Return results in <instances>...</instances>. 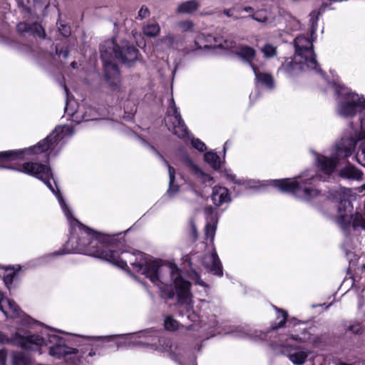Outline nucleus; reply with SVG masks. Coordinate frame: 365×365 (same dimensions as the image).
Returning <instances> with one entry per match:
<instances>
[{
    "instance_id": "nucleus-1",
    "label": "nucleus",
    "mask_w": 365,
    "mask_h": 365,
    "mask_svg": "<svg viewBox=\"0 0 365 365\" xmlns=\"http://www.w3.org/2000/svg\"><path fill=\"white\" fill-rule=\"evenodd\" d=\"M78 225L81 233L76 242V250L83 252L88 255L93 256L106 261L117 260L115 254H112V242L114 237L98 233L74 219Z\"/></svg>"
},
{
    "instance_id": "nucleus-28",
    "label": "nucleus",
    "mask_w": 365,
    "mask_h": 365,
    "mask_svg": "<svg viewBox=\"0 0 365 365\" xmlns=\"http://www.w3.org/2000/svg\"><path fill=\"white\" fill-rule=\"evenodd\" d=\"M199 8V3L196 0H190L178 5L176 11L178 14H192Z\"/></svg>"
},
{
    "instance_id": "nucleus-54",
    "label": "nucleus",
    "mask_w": 365,
    "mask_h": 365,
    "mask_svg": "<svg viewBox=\"0 0 365 365\" xmlns=\"http://www.w3.org/2000/svg\"><path fill=\"white\" fill-rule=\"evenodd\" d=\"M349 329L354 334H359L361 331V328L359 324L350 326Z\"/></svg>"
},
{
    "instance_id": "nucleus-55",
    "label": "nucleus",
    "mask_w": 365,
    "mask_h": 365,
    "mask_svg": "<svg viewBox=\"0 0 365 365\" xmlns=\"http://www.w3.org/2000/svg\"><path fill=\"white\" fill-rule=\"evenodd\" d=\"M242 11L250 13V14H255V9L253 7L247 6L242 8Z\"/></svg>"
},
{
    "instance_id": "nucleus-16",
    "label": "nucleus",
    "mask_w": 365,
    "mask_h": 365,
    "mask_svg": "<svg viewBox=\"0 0 365 365\" xmlns=\"http://www.w3.org/2000/svg\"><path fill=\"white\" fill-rule=\"evenodd\" d=\"M356 141L353 137L343 138L336 145V158H344L350 156L355 149Z\"/></svg>"
},
{
    "instance_id": "nucleus-36",
    "label": "nucleus",
    "mask_w": 365,
    "mask_h": 365,
    "mask_svg": "<svg viewBox=\"0 0 365 365\" xmlns=\"http://www.w3.org/2000/svg\"><path fill=\"white\" fill-rule=\"evenodd\" d=\"M55 49V55L58 56V58H63V59H66L69 56V50L67 46H61L56 45L54 46Z\"/></svg>"
},
{
    "instance_id": "nucleus-5",
    "label": "nucleus",
    "mask_w": 365,
    "mask_h": 365,
    "mask_svg": "<svg viewBox=\"0 0 365 365\" xmlns=\"http://www.w3.org/2000/svg\"><path fill=\"white\" fill-rule=\"evenodd\" d=\"M295 48V55L297 58H301L305 61L308 67L315 70L317 72L322 73L319 68V64L316 60V55L313 51V45L311 41L304 36H299L294 41Z\"/></svg>"
},
{
    "instance_id": "nucleus-47",
    "label": "nucleus",
    "mask_w": 365,
    "mask_h": 365,
    "mask_svg": "<svg viewBox=\"0 0 365 365\" xmlns=\"http://www.w3.org/2000/svg\"><path fill=\"white\" fill-rule=\"evenodd\" d=\"M58 30L61 35L65 37L69 36L71 35V29L66 24H60Z\"/></svg>"
},
{
    "instance_id": "nucleus-29",
    "label": "nucleus",
    "mask_w": 365,
    "mask_h": 365,
    "mask_svg": "<svg viewBox=\"0 0 365 365\" xmlns=\"http://www.w3.org/2000/svg\"><path fill=\"white\" fill-rule=\"evenodd\" d=\"M13 365H30L31 363L30 355L21 351L13 354Z\"/></svg>"
},
{
    "instance_id": "nucleus-10",
    "label": "nucleus",
    "mask_w": 365,
    "mask_h": 365,
    "mask_svg": "<svg viewBox=\"0 0 365 365\" xmlns=\"http://www.w3.org/2000/svg\"><path fill=\"white\" fill-rule=\"evenodd\" d=\"M112 254H115V255H116L117 260H109L108 262L123 269H125L128 267V263L129 262L133 269H135L137 272H141V270L149 260L148 256L140 251H136V257L135 261L131 260V259L120 258L119 252L116 250H112Z\"/></svg>"
},
{
    "instance_id": "nucleus-27",
    "label": "nucleus",
    "mask_w": 365,
    "mask_h": 365,
    "mask_svg": "<svg viewBox=\"0 0 365 365\" xmlns=\"http://www.w3.org/2000/svg\"><path fill=\"white\" fill-rule=\"evenodd\" d=\"M340 175L343 178L356 180H361L363 177V173L350 164L340 171Z\"/></svg>"
},
{
    "instance_id": "nucleus-57",
    "label": "nucleus",
    "mask_w": 365,
    "mask_h": 365,
    "mask_svg": "<svg viewBox=\"0 0 365 365\" xmlns=\"http://www.w3.org/2000/svg\"><path fill=\"white\" fill-rule=\"evenodd\" d=\"M192 230L193 237H194L195 240H196L197 238V228L193 223L192 224Z\"/></svg>"
},
{
    "instance_id": "nucleus-60",
    "label": "nucleus",
    "mask_w": 365,
    "mask_h": 365,
    "mask_svg": "<svg viewBox=\"0 0 365 365\" xmlns=\"http://www.w3.org/2000/svg\"><path fill=\"white\" fill-rule=\"evenodd\" d=\"M71 66L73 68H76V66H77V63L73 61L71 63Z\"/></svg>"
},
{
    "instance_id": "nucleus-19",
    "label": "nucleus",
    "mask_w": 365,
    "mask_h": 365,
    "mask_svg": "<svg viewBox=\"0 0 365 365\" xmlns=\"http://www.w3.org/2000/svg\"><path fill=\"white\" fill-rule=\"evenodd\" d=\"M105 77L111 86H117L120 81V72L118 65L114 61H103Z\"/></svg>"
},
{
    "instance_id": "nucleus-15",
    "label": "nucleus",
    "mask_w": 365,
    "mask_h": 365,
    "mask_svg": "<svg viewBox=\"0 0 365 365\" xmlns=\"http://www.w3.org/2000/svg\"><path fill=\"white\" fill-rule=\"evenodd\" d=\"M138 50L127 41H122L118 47V60L124 63L133 62L137 59Z\"/></svg>"
},
{
    "instance_id": "nucleus-41",
    "label": "nucleus",
    "mask_w": 365,
    "mask_h": 365,
    "mask_svg": "<svg viewBox=\"0 0 365 365\" xmlns=\"http://www.w3.org/2000/svg\"><path fill=\"white\" fill-rule=\"evenodd\" d=\"M191 143L192 146L200 152H203L206 150L205 144L198 138H192Z\"/></svg>"
},
{
    "instance_id": "nucleus-34",
    "label": "nucleus",
    "mask_w": 365,
    "mask_h": 365,
    "mask_svg": "<svg viewBox=\"0 0 365 365\" xmlns=\"http://www.w3.org/2000/svg\"><path fill=\"white\" fill-rule=\"evenodd\" d=\"M290 337L292 339L299 341L300 343L312 341L314 344H315L317 341L316 340H312L311 335L308 333V331L306 329H304V331L302 333V336H299L298 334H292Z\"/></svg>"
},
{
    "instance_id": "nucleus-52",
    "label": "nucleus",
    "mask_w": 365,
    "mask_h": 365,
    "mask_svg": "<svg viewBox=\"0 0 365 365\" xmlns=\"http://www.w3.org/2000/svg\"><path fill=\"white\" fill-rule=\"evenodd\" d=\"M7 353L5 349L0 350V365H6Z\"/></svg>"
},
{
    "instance_id": "nucleus-62",
    "label": "nucleus",
    "mask_w": 365,
    "mask_h": 365,
    "mask_svg": "<svg viewBox=\"0 0 365 365\" xmlns=\"http://www.w3.org/2000/svg\"><path fill=\"white\" fill-rule=\"evenodd\" d=\"M94 355H95V352H92V351H91V352H89V354H88V356H94Z\"/></svg>"
},
{
    "instance_id": "nucleus-50",
    "label": "nucleus",
    "mask_w": 365,
    "mask_h": 365,
    "mask_svg": "<svg viewBox=\"0 0 365 365\" xmlns=\"http://www.w3.org/2000/svg\"><path fill=\"white\" fill-rule=\"evenodd\" d=\"M315 12L313 11L312 14H311V19L309 20V22L312 25V33H314L317 30V16H316V18H314V16H315Z\"/></svg>"
},
{
    "instance_id": "nucleus-44",
    "label": "nucleus",
    "mask_w": 365,
    "mask_h": 365,
    "mask_svg": "<svg viewBox=\"0 0 365 365\" xmlns=\"http://www.w3.org/2000/svg\"><path fill=\"white\" fill-rule=\"evenodd\" d=\"M150 15V12L149 9L146 6H143L140 9V10L138 13L137 18L142 20V19L149 17Z\"/></svg>"
},
{
    "instance_id": "nucleus-14",
    "label": "nucleus",
    "mask_w": 365,
    "mask_h": 365,
    "mask_svg": "<svg viewBox=\"0 0 365 365\" xmlns=\"http://www.w3.org/2000/svg\"><path fill=\"white\" fill-rule=\"evenodd\" d=\"M307 68L311 69L307 66L305 61L301 58L297 59V56H294L293 59L286 60L279 68V71H282L287 75H295Z\"/></svg>"
},
{
    "instance_id": "nucleus-13",
    "label": "nucleus",
    "mask_w": 365,
    "mask_h": 365,
    "mask_svg": "<svg viewBox=\"0 0 365 365\" xmlns=\"http://www.w3.org/2000/svg\"><path fill=\"white\" fill-rule=\"evenodd\" d=\"M48 340L54 344L49 348V354L53 356L61 358L65 355L77 353L76 349L66 346L63 339L56 335H49Z\"/></svg>"
},
{
    "instance_id": "nucleus-61",
    "label": "nucleus",
    "mask_w": 365,
    "mask_h": 365,
    "mask_svg": "<svg viewBox=\"0 0 365 365\" xmlns=\"http://www.w3.org/2000/svg\"><path fill=\"white\" fill-rule=\"evenodd\" d=\"M173 296H174V293H173V292H170V293L169 294V295H168V298L171 299V298H173Z\"/></svg>"
},
{
    "instance_id": "nucleus-49",
    "label": "nucleus",
    "mask_w": 365,
    "mask_h": 365,
    "mask_svg": "<svg viewBox=\"0 0 365 365\" xmlns=\"http://www.w3.org/2000/svg\"><path fill=\"white\" fill-rule=\"evenodd\" d=\"M57 197H58L59 203L61 205L62 208L63 209L66 215H67V217H69V214H71V212L68 210V208L67 207L66 202L63 200L62 196L58 194V195H57Z\"/></svg>"
},
{
    "instance_id": "nucleus-17",
    "label": "nucleus",
    "mask_w": 365,
    "mask_h": 365,
    "mask_svg": "<svg viewBox=\"0 0 365 365\" xmlns=\"http://www.w3.org/2000/svg\"><path fill=\"white\" fill-rule=\"evenodd\" d=\"M118 47H120V45L116 44L113 40H108L101 43L100 52L102 61L118 59Z\"/></svg>"
},
{
    "instance_id": "nucleus-22",
    "label": "nucleus",
    "mask_w": 365,
    "mask_h": 365,
    "mask_svg": "<svg viewBox=\"0 0 365 365\" xmlns=\"http://www.w3.org/2000/svg\"><path fill=\"white\" fill-rule=\"evenodd\" d=\"M211 198L213 203L218 207L230 200L227 189L223 187H214Z\"/></svg>"
},
{
    "instance_id": "nucleus-59",
    "label": "nucleus",
    "mask_w": 365,
    "mask_h": 365,
    "mask_svg": "<svg viewBox=\"0 0 365 365\" xmlns=\"http://www.w3.org/2000/svg\"><path fill=\"white\" fill-rule=\"evenodd\" d=\"M205 211H206V212H209V213H210V212H212V208L211 207H206V208H205Z\"/></svg>"
},
{
    "instance_id": "nucleus-11",
    "label": "nucleus",
    "mask_w": 365,
    "mask_h": 365,
    "mask_svg": "<svg viewBox=\"0 0 365 365\" xmlns=\"http://www.w3.org/2000/svg\"><path fill=\"white\" fill-rule=\"evenodd\" d=\"M279 353L287 356L294 365H303L310 352L302 346L282 345Z\"/></svg>"
},
{
    "instance_id": "nucleus-7",
    "label": "nucleus",
    "mask_w": 365,
    "mask_h": 365,
    "mask_svg": "<svg viewBox=\"0 0 365 365\" xmlns=\"http://www.w3.org/2000/svg\"><path fill=\"white\" fill-rule=\"evenodd\" d=\"M165 123L168 130L173 131L179 138H185L188 136V129L181 118L173 98L171 99L170 106L168 108Z\"/></svg>"
},
{
    "instance_id": "nucleus-38",
    "label": "nucleus",
    "mask_w": 365,
    "mask_h": 365,
    "mask_svg": "<svg viewBox=\"0 0 365 365\" xmlns=\"http://www.w3.org/2000/svg\"><path fill=\"white\" fill-rule=\"evenodd\" d=\"M216 231V225L212 223H207L205 228V237L207 240L213 241Z\"/></svg>"
},
{
    "instance_id": "nucleus-24",
    "label": "nucleus",
    "mask_w": 365,
    "mask_h": 365,
    "mask_svg": "<svg viewBox=\"0 0 365 365\" xmlns=\"http://www.w3.org/2000/svg\"><path fill=\"white\" fill-rule=\"evenodd\" d=\"M317 163L319 168L324 172V174L329 176L335 169L336 160V158L333 159L324 156H319L317 158Z\"/></svg>"
},
{
    "instance_id": "nucleus-45",
    "label": "nucleus",
    "mask_w": 365,
    "mask_h": 365,
    "mask_svg": "<svg viewBox=\"0 0 365 365\" xmlns=\"http://www.w3.org/2000/svg\"><path fill=\"white\" fill-rule=\"evenodd\" d=\"M179 26L184 31H192L194 28V24L192 23V21L187 20L181 21L179 24Z\"/></svg>"
},
{
    "instance_id": "nucleus-12",
    "label": "nucleus",
    "mask_w": 365,
    "mask_h": 365,
    "mask_svg": "<svg viewBox=\"0 0 365 365\" xmlns=\"http://www.w3.org/2000/svg\"><path fill=\"white\" fill-rule=\"evenodd\" d=\"M163 270L161 262L158 259L149 260L141 270L150 280L155 284L160 286L163 283V277L161 274Z\"/></svg>"
},
{
    "instance_id": "nucleus-3",
    "label": "nucleus",
    "mask_w": 365,
    "mask_h": 365,
    "mask_svg": "<svg viewBox=\"0 0 365 365\" xmlns=\"http://www.w3.org/2000/svg\"><path fill=\"white\" fill-rule=\"evenodd\" d=\"M321 176L316 175L312 176L305 180H297V179L275 180L273 181V185L282 192H292L298 197L309 200L319 194V191L312 186V182L321 180Z\"/></svg>"
},
{
    "instance_id": "nucleus-2",
    "label": "nucleus",
    "mask_w": 365,
    "mask_h": 365,
    "mask_svg": "<svg viewBox=\"0 0 365 365\" xmlns=\"http://www.w3.org/2000/svg\"><path fill=\"white\" fill-rule=\"evenodd\" d=\"M23 153L21 150H13L0 152V162L9 161L19 158ZM0 168H6L16 170L28 175H33L42 180L46 186L55 194L56 190L51 183V179L53 178L51 170L49 167L38 163H25L19 168L13 166H4L0 165Z\"/></svg>"
},
{
    "instance_id": "nucleus-58",
    "label": "nucleus",
    "mask_w": 365,
    "mask_h": 365,
    "mask_svg": "<svg viewBox=\"0 0 365 365\" xmlns=\"http://www.w3.org/2000/svg\"><path fill=\"white\" fill-rule=\"evenodd\" d=\"M223 13L228 17L232 16V14L231 12V9H225Z\"/></svg>"
},
{
    "instance_id": "nucleus-51",
    "label": "nucleus",
    "mask_w": 365,
    "mask_h": 365,
    "mask_svg": "<svg viewBox=\"0 0 365 365\" xmlns=\"http://www.w3.org/2000/svg\"><path fill=\"white\" fill-rule=\"evenodd\" d=\"M14 278V273L7 274L4 277V282L5 284L9 287L12 284Z\"/></svg>"
},
{
    "instance_id": "nucleus-32",
    "label": "nucleus",
    "mask_w": 365,
    "mask_h": 365,
    "mask_svg": "<svg viewBox=\"0 0 365 365\" xmlns=\"http://www.w3.org/2000/svg\"><path fill=\"white\" fill-rule=\"evenodd\" d=\"M261 52L266 58H273L277 54V47L270 43H266L261 48Z\"/></svg>"
},
{
    "instance_id": "nucleus-42",
    "label": "nucleus",
    "mask_w": 365,
    "mask_h": 365,
    "mask_svg": "<svg viewBox=\"0 0 365 365\" xmlns=\"http://www.w3.org/2000/svg\"><path fill=\"white\" fill-rule=\"evenodd\" d=\"M279 317L281 318L279 322L277 323V324L272 326L271 328V330H276L279 328L284 327L286 319H287V313L285 312H282V311L280 312V316H279Z\"/></svg>"
},
{
    "instance_id": "nucleus-37",
    "label": "nucleus",
    "mask_w": 365,
    "mask_h": 365,
    "mask_svg": "<svg viewBox=\"0 0 365 365\" xmlns=\"http://www.w3.org/2000/svg\"><path fill=\"white\" fill-rule=\"evenodd\" d=\"M152 149L156 153V154L159 156V158L163 161L165 165L168 167V174H169V181L172 182L173 181H175V169L170 166L168 161L163 158V157L157 151L155 150L154 148H152Z\"/></svg>"
},
{
    "instance_id": "nucleus-30",
    "label": "nucleus",
    "mask_w": 365,
    "mask_h": 365,
    "mask_svg": "<svg viewBox=\"0 0 365 365\" xmlns=\"http://www.w3.org/2000/svg\"><path fill=\"white\" fill-rule=\"evenodd\" d=\"M205 160L215 170L220 168V157L213 152H207L204 155Z\"/></svg>"
},
{
    "instance_id": "nucleus-20",
    "label": "nucleus",
    "mask_w": 365,
    "mask_h": 365,
    "mask_svg": "<svg viewBox=\"0 0 365 365\" xmlns=\"http://www.w3.org/2000/svg\"><path fill=\"white\" fill-rule=\"evenodd\" d=\"M235 54L242 62L247 63L252 69L253 67H257L254 64L257 57V51L254 48L247 45H241L238 47Z\"/></svg>"
},
{
    "instance_id": "nucleus-23",
    "label": "nucleus",
    "mask_w": 365,
    "mask_h": 365,
    "mask_svg": "<svg viewBox=\"0 0 365 365\" xmlns=\"http://www.w3.org/2000/svg\"><path fill=\"white\" fill-rule=\"evenodd\" d=\"M187 166L194 173L197 178H200L203 183L212 185V178L204 173L197 165H195L190 158H185Z\"/></svg>"
},
{
    "instance_id": "nucleus-18",
    "label": "nucleus",
    "mask_w": 365,
    "mask_h": 365,
    "mask_svg": "<svg viewBox=\"0 0 365 365\" xmlns=\"http://www.w3.org/2000/svg\"><path fill=\"white\" fill-rule=\"evenodd\" d=\"M202 264L213 274L217 276H222V264L215 251L211 254L205 255L202 259Z\"/></svg>"
},
{
    "instance_id": "nucleus-33",
    "label": "nucleus",
    "mask_w": 365,
    "mask_h": 365,
    "mask_svg": "<svg viewBox=\"0 0 365 365\" xmlns=\"http://www.w3.org/2000/svg\"><path fill=\"white\" fill-rule=\"evenodd\" d=\"M30 34L34 36H37L41 38H46V32L43 26L38 23H33L31 24V27L30 29Z\"/></svg>"
},
{
    "instance_id": "nucleus-4",
    "label": "nucleus",
    "mask_w": 365,
    "mask_h": 365,
    "mask_svg": "<svg viewBox=\"0 0 365 365\" xmlns=\"http://www.w3.org/2000/svg\"><path fill=\"white\" fill-rule=\"evenodd\" d=\"M170 273L171 280L173 281L178 298V307L181 315L187 314V318L194 320L190 313L192 311V304L190 299V283L185 280L180 275V270L175 264H168L165 267Z\"/></svg>"
},
{
    "instance_id": "nucleus-64",
    "label": "nucleus",
    "mask_w": 365,
    "mask_h": 365,
    "mask_svg": "<svg viewBox=\"0 0 365 365\" xmlns=\"http://www.w3.org/2000/svg\"><path fill=\"white\" fill-rule=\"evenodd\" d=\"M21 4H22V6L26 7V6L24 4V2L23 0H21Z\"/></svg>"
},
{
    "instance_id": "nucleus-46",
    "label": "nucleus",
    "mask_w": 365,
    "mask_h": 365,
    "mask_svg": "<svg viewBox=\"0 0 365 365\" xmlns=\"http://www.w3.org/2000/svg\"><path fill=\"white\" fill-rule=\"evenodd\" d=\"M235 45L236 43L233 40L225 39L222 43H220L218 46L224 49H230L234 48Z\"/></svg>"
},
{
    "instance_id": "nucleus-9",
    "label": "nucleus",
    "mask_w": 365,
    "mask_h": 365,
    "mask_svg": "<svg viewBox=\"0 0 365 365\" xmlns=\"http://www.w3.org/2000/svg\"><path fill=\"white\" fill-rule=\"evenodd\" d=\"M0 310L8 318L21 319L24 324H29L31 318L24 313L16 302L3 296L0 292Z\"/></svg>"
},
{
    "instance_id": "nucleus-56",
    "label": "nucleus",
    "mask_w": 365,
    "mask_h": 365,
    "mask_svg": "<svg viewBox=\"0 0 365 365\" xmlns=\"http://www.w3.org/2000/svg\"><path fill=\"white\" fill-rule=\"evenodd\" d=\"M360 127L361 129L365 132V112L364 113L363 118L360 119Z\"/></svg>"
},
{
    "instance_id": "nucleus-21",
    "label": "nucleus",
    "mask_w": 365,
    "mask_h": 365,
    "mask_svg": "<svg viewBox=\"0 0 365 365\" xmlns=\"http://www.w3.org/2000/svg\"><path fill=\"white\" fill-rule=\"evenodd\" d=\"M252 71L255 76L256 83H260L269 89L274 87V78L270 73L260 72L257 67H253Z\"/></svg>"
},
{
    "instance_id": "nucleus-6",
    "label": "nucleus",
    "mask_w": 365,
    "mask_h": 365,
    "mask_svg": "<svg viewBox=\"0 0 365 365\" xmlns=\"http://www.w3.org/2000/svg\"><path fill=\"white\" fill-rule=\"evenodd\" d=\"M0 344H11L22 349L35 351L39 346L46 344V340L38 335L24 336L19 331L15 332L11 337L0 331Z\"/></svg>"
},
{
    "instance_id": "nucleus-40",
    "label": "nucleus",
    "mask_w": 365,
    "mask_h": 365,
    "mask_svg": "<svg viewBox=\"0 0 365 365\" xmlns=\"http://www.w3.org/2000/svg\"><path fill=\"white\" fill-rule=\"evenodd\" d=\"M179 190H180V187L178 185L175 184V181H173L172 182H170V181H169V186H168V189L166 192V195L168 197H174L179 192Z\"/></svg>"
},
{
    "instance_id": "nucleus-43",
    "label": "nucleus",
    "mask_w": 365,
    "mask_h": 365,
    "mask_svg": "<svg viewBox=\"0 0 365 365\" xmlns=\"http://www.w3.org/2000/svg\"><path fill=\"white\" fill-rule=\"evenodd\" d=\"M31 24L26 22H19L16 26V29L19 33H30Z\"/></svg>"
},
{
    "instance_id": "nucleus-25",
    "label": "nucleus",
    "mask_w": 365,
    "mask_h": 365,
    "mask_svg": "<svg viewBox=\"0 0 365 365\" xmlns=\"http://www.w3.org/2000/svg\"><path fill=\"white\" fill-rule=\"evenodd\" d=\"M232 334L239 338L250 339H264L266 338V334L262 331H252V330H237L235 331Z\"/></svg>"
},
{
    "instance_id": "nucleus-8",
    "label": "nucleus",
    "mask_w": 365,
    "mask_h": 365,
    "mask_svg": "<svg viewBox=\"0 0 365 365\" xmlns=\"http://www.w3.org/2000/svg\"><path fill=\"white\" fill-rule=\"evenodd\" d=\"M364 104L365 99L363 97H359L355 93H346L344 94V101L339 103L338 111L343 116H352L361 110Z\"/></svg>"
},
{
    "instance_id": "nucleus-26",
    "label": "nucleus",
    "mask_w": 365,
    "mask_h": 365,
    "mask_svg": "<svg viewBox=\"0 0 365 365\" xmlns=\"http://www.w3.org/2000/svg\"><path fill=\"white\" fill-rule=\"evenodd\" d=\"M61 138V137L58 133L54 134V133H53L43 140L40 141L37 145L34 148V149H38L41 150V152L46 151L51 145L57 143Z\"/></svg>"
},
{
    "instance_id": "nucleus-63",
    "label": "nucleus",
    "mask_w": 365,
    "mask_h": 365,
    "mask_svg": "<svg viewBox=\"0 0 365 365\" xmlns=\"http://www.w3.org/2000/svg\"><path fill=\"white\" fill-rule=\"evenodd\" d=\"M227 144H228V142L227 141V142L225 143V145H224V151H225V152L226 147H227Z\"/></svg>"
},
{
    "instance_id": "nucleus-35",
    "label": "nucleus",
    "mask_w": 365,
    "mask_h": 365,
    "mask_svg": "<svg viewBox=\"0 0 365 365\" xmlns=\"http://www.w3.org/2000/svg\"><path fill=\"white\" fill-rule=\"evenodd\" d=\"M355 158L361 165L365 167V139L361 140L359 151Z\"/></svg>"
},
{
    "instance_id": "nucleus-39",
    "label": "nucleus",
    "mask_w": 365,
    "mask_h": 365,
    "mask_svg": "<svg viewBox=\"0 0 365 365\" xmlns=\"http://www.w3.org/2000/svg\"><path fill=\"white\" fill-rule=\"evenodd\" d=\"M165 327L167 330L174 331L178 327V322L170 317H166L165 320Z\"/></svg>"
},
{
    "instance_id": "nucleus-53",
    "label": "nucleus",
    "mask_w": 365,
    "mask_h": 365,
    "mask_svg": "<svg viewBox=\"0 0 365 365\" xmlns=\"http://www.w3.org/2000/svg\"><path fill=\"white\" fill-rule=\"evenodd\" d=\"M123 256H120V258H127V259H131V260L135 261V257H136V251L133 253H130L127 252H122L121 253Z\"/></svg>"
},
{
    "instance_id": "nucleus-31",
    "label": "nucleus",
    "mask_w": 365,
    "mask_h": 365,
    "mask_svg": "<svg viewBox=\"0 0 365 365\" xmlns=\"http://www.w3.org/2000/svg\"><path fill=\"white\" fill-rule=\"evenodd\" d=\"M160 31V26L158 24H148L143 27V33L149 37L158 36Z\"/></svg>"
},
{
    "instance_id": "nucleus-48",
    "label": "nucleus",
    "mask_w": 365,
    "mask_h": 365,
    "mask_svg": "<svg viewBox=\"0 0 365 365\" xmlns=\"http://www.w3.org/2000/svg\"><path fill=\"white\" fill-rule=\"evenodd\" d=\"M248 17L259 23H267L268 21V17L266 15L260 14L259 16H255V14H250Z\"/></svg>"
}]
</instances>
